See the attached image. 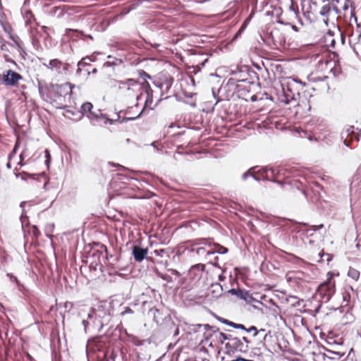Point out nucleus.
I'll return each instance as SVG.
<instances>
[{"instance_id": "18", "label": "nucleus", "mask_w": 361, "mask_h": 361, "mask_svg": "<svg viewBox=\"0 0 361 361\" xmlns=\"http://www.w3.org/2000/svg\"><path fill=\"white\" fill-rule=\"evenodd\" d=\"M224 322L226 324H228V326H232L235 329H243L245 331V327L244 325L243 324H235L234 322H228L227 320H224Z\"/></svg>"}, {"instance_id": "23", "label": "nucleus", "mask_w": 361, "mask_h": 361, "mask_svg": "<svg viewBox=\"0 0 361 361\" xmlns=\"http://www.w3.org/2000/svg\"><path fill=\"white\" fill-rule=\"evenodd\" d=\"M319 255L321 257V258L324 257H326V261L329 262L331 260V256L329 255V254H324V252L322 253H319Z\"/></svg>"}, {"instance_id": "28", "label": "nucleus", "mask_w": 361, "mask_h": 361, "mask_svg": "<svg viewBox=\"0 0 361 361\" xmlns=\"http://www.w3.org/2000/svg\"><path fill=\"white\" fill-rule=\"evenodd\" d=\"M200 267H201L202 270V269H203V268H204V265H200V264H199V265H197V266H195V267H192V271H194L195 269H196L199 268Z\"/></svg>"}, {"instance_id": "4", "label": "nucleus", "mask_w": 361, "mask_h": 361, "mask_svg": "<svg viewBox=\"0 0 361 361\" xmlns=\"http://www.w3.org/2000/svg\"><path fill=\"white\" fill-rule=\"evenodd\" d=\"M297 83V81L293 79H288L286 83L281 85L283 92V98L280 99L281 102L289 104L295 98V93L292 92V87Z\"/></svg>"}, {"instance_id": "7", "label": "nucleus", "mask_w": 361, "mask_h": 361, "mask_svg": "<svg viewBox=\"0 0 361 361\" xmlns=\"http://www.w3.org/2000/svg\"><path fill=\"white\" fill-rule=\"evenodd\" d=\"M329 277L326 281L320 284L318 287V291L323 295H327L329 297L334 292L335 284L334 282L331 281L332 274H328Z\"/></svg>"}, {"instance_id": "35", "label": "nucleus", "mask_w": 361, "mask_h": 361, "mask_svg": "<svg viewBox=\"0 0 361 361\" xmlns=\"http://www.w3.org/2000/svg\"><path fill=\"white\" fill-rule=\"evenodd\" d=\"M344 144H345L346 146H348V144L347 143V141H346V140H344Z\"/></svg>"}, {"instance_id": "6", "label": "nucleus", "mask_w": 361, "mask_h": 361, "mask_svg": "<svg viewBox=\"0 0 361 361\" xmlns=\"http://www.w3.org/2000/svg\"><path fill=\"white\" fill-rule=\"evenodd\" d=\"M22 76L12 70L6 71L3 75V82L7 86L16 85L19 80H22Z\"/></svg>"}, {"instance_id": "33", "label": "nucleus", "mask_w": 361, "mask_h": 361, "mask_svg": "<svg viewBox=\"0 0 361 361\" xmlns=\"http://www.w3.org/2000/svg\"><path fill=\"white\" fill-rule=\"evenodd\" d=\"M314 227H315L314 230H317V229H319V228H322V227H323V225H322V224H321V225H319V226H314Z\"/></svg>"}, {"instance_id": "19", "label": "nucleus", "mask_w": 361, "mask_h": 361, "mask_svg": "<svg viewBox=\"0 0 361 361\" xmlns=\"http://www.w3.org/2000/svg\"><path fill=\"white\" fill-rule=\"evenodd\" d=\"M216 338L221 343H223L226 340L229 339L228 336L222 332H218L216 334Z\"/></svg>"}, {"instance_id": "32", "label": "nucleus", "mask_w": 361, "mask_h": 361, "mask_svg": "<svg viewBox=\"0 0 361 361\" xmlns=\"http://www.w3.org/2000/svg\"><path fill=\"white\" fill-rule=\"evenodd\" d=\"M8 276H10V278H11V279L12 281H17V278H16V277L13 276L9 275V274H8Z\"/></svg>"}, {"instance_id": "29", "label": "nucleus", "mask_w": 361, "mask_h": 361, "mask_svg": "<svg viewBox=\"0 0 361 361\" xmlns=\"http://www.w3.org/2000/svg\"><path fill=\"white\" fill-rule=\"evenodd\" d=\"M88 324H89V322L87 320H85V319L82 320V324L84 326L85 329H86V327L88 325Z\"/></svg>"}, {"instance_id": "5", "label": "nucleus", "mask_w": 361, "mask_h": 361, "mask_svg": "<svg viewBox=\"0 0 361 361\" xmlns=\"http://www.w3.org/2000/svg\"><path fill=\"white\" fill-rule=\"evenodd\" d=\"M281 173V170H277L273 168H264L259 170L257 171V174L253 175V178L255 180H269L271 181H275L274 178H276V174H280Z\"/></svg>"}, {"instance_id": "22", "label": "nucleus", "mask_w": 361, "mask_h": 361, "mask_svg": "<svg viewBox=\"0 0 361 361\" xmlns=\"http://www.w3.org/2000/svg\"><path fill=\"white\" fill-rule=\"evenodd\" d=\"M25 152H21L20 154L19 155L20 161L18 162V164L21 165V166L23 164V161L25 159Z\"/></svg>"}, {"instance_id": "21", "label": "nucleus", "mask_w": 361, "mask_h": 361, "mask_svg": "<svg viewBox=\"0 0 361 361\" xmlns=\"http://www.w3.org/2000/svg\"><path fill=\"white\" fill-rule=\"evenodd\" d=\"M88 61H91V59L88 57L82 59L80 61L78 62V71L80 69V67L83 66L85 64L88 63Z\"/></svg>"}, {"instance_id": "15", "label": "nucleus", "mask_w": 361, "mask_h": 361, "mask_svg": "<svg viewBox=\"0 0 361 361\" xmlns=\"http://www.w3.org/2000/svg\"><path fill=\"white\" fill-rule=\"evenodd\" d=\"M348 276L355 281H357L360 278V271L353 267H350L348 271Z\"/></svg>"}, {"instance_id": "14", "label": "nucleus", "mask_w": 361, "mask_h": 361, "mask_svg": "<svg viewBox=\"0 0 361 361\" xmlns=\"http://www.w3.org/2000/svg\"><path fill=\"white\" fill-rule=\"evenodd\" d=\"M18 145H19V142H18V141H17L13 151L8 156V161L6 164V166L8 169H11L12 166L13 161L16 157V153L17 148L18 147Z\"/></svg>"}, {"instance_id": "9", "label": "nucleus", "mask_w": 361, "mask_h": 361, "mask_svg": "<svg viewBox=\"0 0 361 361\" xmlns=\"http://www.w3.org/2000/svg\"><path fill=\"white\" fill-rule=\"evenodd\" d=\"M133 255L137 262H142L147 255V250L135 246L133 250Z\"/></svg>"}, {"instance_id": "17", "label": "nucleus", "mask_w": 361, "mask_h": 361, "mask_svg": "<svg viewBox=\"0 0 361 361\" xmlns=\"http://www.w3.org/2000/svg\"><path fill=\"white\" fill-rule=\"evenodd\" d=\"M211 288L213 293H216V295H214L215 297L218 296L219 295H221L223 290L222 287L219 283L212 284Z\"/></svg>"}, {"instance_id": "3", "label": "nucleus", "mask_w": 361, "mask_h": 361, "mask_svg": "<svg viewBox=\"0 0 361 361\" xmlns=\"http://www.w3.org/2000/svg\"><path fill=\"white\" fill-rule=\"evenodd\" d=\"M42 64L47 69L57 73L58 75H62L68 70V64L57 59H51L47 63L44 62Z\"/></svg>"}, {"instance_id": "36", "label": "nucleus", "mask_w": 361, "mask_h": 361, "mask_svg": "<svg viewBox=\"0 0 361 361\" xmlns=\"http://www.w3.org/2000/svg\"><path fill=\"white\" fill-rule=\"evenodd\" d=\"M92 72H93V73H95V72H96V69H95V68H94V69H93Z\"/></svg>"}, {"instance_id": "8", "label": "nucleus", "mask_w": 361, "mask_h": 361, "mask_svg": "<svg viewBox=\"0 0 361 361\" xmlns=\"http://www.w3.org/2000/svg\"><path fill=\"white\" fill-rule=\"evenodd\" d=\"M344 353L341 352L334 351L331 350H326V353L324 354V361H338L343 356Z\"/></svg>"}, {"instance_id": "12", "label": "nucleus", "mask_w": 361, "mask_h": 361, "mask_svg": "<svg viewBox=\"0 0 361 361\" xmlns=\"http://www.w3.org/2000/svg\"><path fill=\"white\" fill-rule=\"evenodd\" d=\"M196 254L200 256L210 255L214 254L213 249L212 248V244L209 243L205 247H200L196 250Z\"/></svg>"}, {"instance_id": "16", "label": "nucleus", "mask_w": 361, "mask_h": 361, "mask_svg": "<svg viewBox=\"0 0 361 361\" xmlns=\"http://www.w3.org/2000/svg\"><path fill=\"white\" fill-rule=\"evenodd\" d=\"M212 248L213 249L214 254L219 253V254H226L228 252V249L225 247H223L219 244H213L212 245Z\"/></svg>"}, {"instance_id": "20", "label": "nucleus", "mask_w": 361, "mask_h": 361, "mask_svg": "<svg viewBox=\"0 0 361 361\" xmlns=\"http://www.w3.org/2000/svg\"><path fill=\"white\" fill-rule=\"evenodd\" d=\"M245 331H247V332H249V333L252 332L254 336H256L258 334V333H259V331L257 330V329L255 326H250L248 329L245 328ZM259 331H264V329H260Z\"/></svg>"}, {"instance_id": "10", "label": "nucleus", "mask_w": 361, "mask_h": 361, "mask_svg": "<svg viewBox=\"0 0 361 361\" xmlns=\"http://www.w3.org/2000/svg\"><path fill=\"white\" fill-rule=\"evenodd\" d=\"M93 106L90 102L84 103L81 106V110L79 111L82 114V116L86 115L90 119H93L96 117V115L92 111Z\"/></svg>"}, {"instance_id": "13", "label": "nucleus", "mask_w": 361, "mask_h": 361, "mask_svg": "<svg viewBox=\"0 0 361 361\" xmlns=\"http://www.w3.org/2000/svg\"><path fill=\"white\" fill-rule=\"evenodd\" d=\"M231 344L233 345L236 350L240 352H245L247 350V345H244L242 341L238 338H233L231 339Z\"/></svg>"}, {"instance_id": "27", "label": "nucleus", "mask_w": 361, "mask_h": 361, "mask_svg": "<svg viewBox=\"0 0 361 361\" xmlns=\"http://www.w3.org/2000/svg\"><path fill=\"white\" fill-rule=\"evenodd\" d=\"M242 342L244 341L245 343V345L247 346L248 343H250L249 340L246 337H243Z\"/></svg>"}, {"instance_id": "34", "label": "nucleus", "mask_w": 361, "mask_h": 361, "mask_svg": "<svg viewBox=\"0 0 361 361\" xmlns=\"http://www.w3.org/2000/svg\"><path fill=\"white\" fill-rule=\"evenodd\" d=\"M357 139L360 137H361V128L359 130V132L357 133Z\"/></svg>"}, {"instance_id": "2", "label": "nucleus", "mask_w": 361, "mask_h": 361, "mask_svg": "<svg viewBox=\"0 0 361 361\" xmlns=\"http://www.w3.org/2000/svg\"><path fill=\"white\" fill-rule=\"evenodd\" d=\"M118 87L121 94L128 98L137 99L141 94V84L133 79L118 81Z\"/></svg>"}, {"instance_id": "30", "label": "nucleus", "mask_w": 361, "mask_h": 361, "mask_svg": "<svg viewBox=\"0 0 361 361\" xmlns=\"http://www.w3.org/2000/svg\"><path fill=\"white\" fill-rule=\"evenodd\" d=\"M92 312H93V310L91 309L90 312L87 314V317H88L89 319H92Z\"/></svg>"}, {"instance_id": "11", "label": "nucleus", "mask_w": 361, "mask_h": 361, "mask_svg": "<svg viewBox=\"0 0 361 361\" xmlns=\"http://www.w3.org/2000/svg\"><path fill=\"white\" fill-rule=\"evenodd\" d=\"M63 116L69 119H71L74 121H79L82 117V114L79 111H72L70 109H66L63 112Z\"/></svg>"}, {"instance_id": "25", "label": "nucleus", "mask_w": 361, "mask_h": 361, "mask_svg": "<svg viewBox=\"0 0 361 361\" xmlns=\"http://www.w3.org/2000/svg\"><path fill=\"white\" fill-rule=\"evenodd\" d=\"M124 313L130 314V313H133V311L130 308L126 307L125 312L123 314H124Z\"/></svg>"}, {"instance_id": "31", "label": "nucleus", "mask_w": 361, "mask_h": 361, "mask_svg": "<svg viewBox=\"0 0 361 361\" xmlns=\"http://www.w3.org/2000/svg\"><path fill=\"white\" fill-rule=\"evenodd\" d=\"M251 175H252L251 173L247 172V173H245L243 174V179H246L247 176H251Z\"/></svg>"}, {"instance_id": "24", "label": "nucleus", "mask_w": 361, "mask_h": 361, "mask_svg": "<svg viewBox=\"0 0 361 361\" xmlns=\"http://www.w3.org/2000/svg\"><path fill=\"white\" fill-rule=\"evenodd\" d=\"M45 154H46V157H47L46 164L48 165L49 163L50 154H49V151L47 149L45 150Z\"/></svg>"}, {"instance_id": "37", "label": "nucleus", "mask_w": 361, "mask_h": 361, "mask_svg": "<svg viewBox=\"0 0 361 361\" xmlns=\"http://www.w3.org/2000/svg\"><path fill=\"white\" fill-rule=\"evenodd\" d=\"M191 81H192V82H194V79H193V78H191Z\"/></svg>"}, {"instance_id": "1", "label": "nucleus", "mask_w": 361, "mask_h": 361, "mask_svg": "<svg viewBox=\"0 0 361 361\" xmlns=\"http://www.w3.org/2000/svg\"><path fill=\"white\" fill-rule=\"evenodd\" d=\"M73 87L74 85L69 82L51 85L49 92L53 105L58 109H65L71 101Z\"/></svg>"}, {"instance_id": "26", "label": "nucleus", "mask_w": 361, "mask_h": 361, "mask_svg": "<svg viewBox=\"0 0 361 361\" xmlns=\"http://www.w3.org/2000/svg\"><path fill=\"white\" fill-rule=\"evenodd\" d=\"M347 133H348V134L353 133H354V131H353V126H350V128H348L347 129Z\"/></svg>"}]
</instances>
